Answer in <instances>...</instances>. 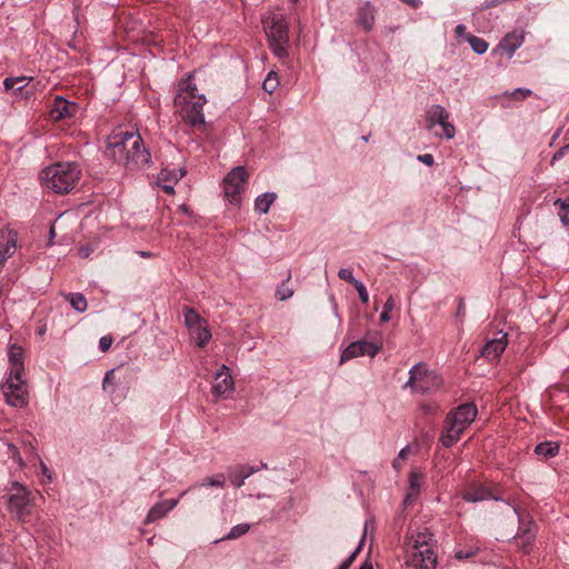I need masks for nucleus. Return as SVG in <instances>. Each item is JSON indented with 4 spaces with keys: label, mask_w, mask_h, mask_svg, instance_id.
<instances>
[{
    "label": "nucleus",
    "mask_w": 569,
    "mask_h": 569,
    "mask_svg": "<svg viewBox=\"0 0 569 569\" xmlns=\"http://www.w3.org/2000/svg\"><path fill=\"white\" fill-rule=\"evenodd\" d=\"M258 471L259 468H254L253 466L239 465L229 468L227 475L231 485L236 488H240L244 483L246 479Z\"/></svg>",
    "instance_id": "2eb2a0df"
},
{
    "label": "nucleus",
    "mask_w": 569,
    "mask_h": 569,
    "mask_svg": "<svg viewBox=\"0 0 569 569\" xmlns=\"http://www.w3.org/2000/svg\"><path fill=\"white\" fill-rule=\"evenodd\" d=\"M40 468L42 475L46 476L49 481H51V472L43 461L40 462Z\"/></svg>",
    "instance_id": "5fc2aeb1"
},
{
    "label": "nucleus",
    "mask_w": 569,
    "mask_h": 569,
    "mask_svg": "<svg viewBox=\"0 0 569 569\" xmlns=\"http://www.w3.org/2000/svg\"><path fill=\"white\" fill-rule=\"evenodd\" d=\"M234 389V381L228 366L222 365L214 376L212 393L218 398L227 399Z\"/></svg>",
    "instance_id": "f8f14e48"
},
{
    "label": "nucleus",
    "mask_w": 569,
    "mask_h": 569,
    "mask_svg": "<svg viewBox=\"0 0 569 569\" xmlns=\"http://www.w3.org/2000/svg\"><path fill=\"white\" fill-rule=\"evenodd\" d=\"M66 298L70 302L71 307L78 312H83L88 307L87 300L82 293H69Z\"/></svg>",
    "instance_id": "c85d7f7f"
},
{
    "label": "nucleus",
    "mask_w": 569,
    "mask_h": 569,
    "mask_svg": "<svg viewBox=\"0 0 569 569\" xmlns=\"http://www.w3.org/2000/svg\"><path fill=\"white\" fill-rule=\"evenodd\" d=\"M569 151V143L561 147L552 157L551 164H553L556 161H559L567 152Z\"/></svg>",
    "instance_id": "de8ad7c7"
},
{
    "label": "nucleus",
    "mask_w": 569,
    "mask_h": 569,
    "mask_svg": "<svg viewBox=\"0 0 569 569\" xmlns=\"http://www.w3.org/2000/svg\"><path fill=\"white\" fill-rule=\"evenodd\" d=\"M506 0H485L480 7H479V10L480 11H483V10H487V9H490V8H493V7H497L499 4H501L502 2H505Z\"/></svg>",
    "instance_id": "a18cd8bd"
},
{
    "label": "nucleus",
    "mask_w": 569,
    "mask_h": 569,
    "mask_svg": "<svg viewBox=\"0 0 569 569\" xmlns=\"http://www.w3.org/2000/svg\"><path fill=\"white\" fill-rule=\"evenodd\" d=\"M80 172L74 162H58L42 170V184L54 193H68L76 187Z\"/></svg>",
    "instance_id": "7ed1b4c3"
},
{
    "label": "nucleus",
    "mask_w": 569,
    "mask_h": 569,
    "mask_svg": "<svg viewBox=\"0 0 569 569\" xmlns=\"http://www.w3.org/2000/svg\"><path fill=\"white\" fill-rule=\"evenodd\" d=\"M418 160L426 166H432L435 161L433 156L431 153L419 154Z\"/></svg>",
    "instance_id": "09e8293b"
},
{
    "label": "nucleus",
    "mask_w": 569,
    "mask_h": 569,
    "mask_svg": "<svg viewBox=\"0 0 569 569\" xmlns=\"http://www.w3.org/2000/svg\"><path fill=\"white\" fill-rule=\"evenodd\" d=\"M428 391H429V388L423 382H419L417 385V388H416L417 393L423 395V393H427Z\"/></svg>",
    "instance_id": "13d9d810"
},
{
    "label": "nucleus",
    "mask_w": 569,
    "mask_h": 569,
    "mask_svg": "<svg viewBox=\"0 0 569 569\" xmlns=\"http://www.w3.org/2000/svg\"><path fill=\"white\" fill-rule=\"evenodd\" d=\"M34 506L31 492H16L8 497V509L22 525L31 523Z\"/></svg>",
    "instance_id": "9d476101"
},
{
    "label": "nucleus",
    "mask_w": 569,
    "mask_h": 569,
    "mask_svg": "<svg viewBox=\"0 0 569 569\" xmlns=\"http://www.w3.org/2000/svg\"><path fill=\"white\" fill-rule=\"evenodd\" d=\"M248 172L244 167L233 168L223 179L224 196L231 203L240 201V194L244 191Z\"/></svg>",
    "instance_id": "1a4fd4ad"
},
{
    "label": "nucleus",
    "mask_w": 569,
    "mask_h": 569,
    "mask_svg": "<svg viewBox=\"0 0 569 569\" xmlns=\"http://www.w3.org/2000/svg\"><path fill=\"white\" fill-rule=\"evenodd\" d=\"M250 529V526L248 523H239L234 527L231 528V530L229 531V533L223 538V539H228V540H231V539H238L240 537H242L243 535H246Z\"/></svg>",
    "instance_id": "72a5a7b5"
},
{
    "label": "nucleus",
    "mask_w": 569,
    "mask_h": 569,
    "mask_svg": "<svg viewBox=\"0 0 569 569\" xmlns=\"http://www.w3.org/2000/svg\"><path fill=\"white\" fill-rule=\"evenodd\" d=\"M365 535H366V531L363 532L362 538H365ZM362 542H363V539H361V541L359 542L357 548L353 550V552L347 559H345L337 569H349L351 563L355 561L357 555L359 553V551L362 547Z\"/></svg>",
    "instance_id": "c9c22d12"
},
{
    "label": "nucleus",
    "mask_w": 569,
    "mask_h": 569,
    "mask_svg": "<svg viewBox=\"0 0 569 569\" xmlns=\"http://www.w3.org/2000/svg\"><path fill=\"white\" fill-rule=\"evenodd\" d=\"M357 21L366 31H370L373 28L375 9L369 2H366L359 8Z\"/></svg>",
    "instance_id": "aec40b11"
},
{
    "label": "nucleus",
    "mask_w": 569,
    "mask_h": 569,
    "mask_svg": "<svg viewBox=\"0 0 569 569\" xmlns=\"http://www.w3.org/2000/svg\"><path fill=\"white\" fill-rule=\"evenodd\" d=\"M410 453V448L409 446H406L405 448H402L397 458L392 461V467L393 469H396L397 471H399L401 468H402V462L405 460H407L408 456Z\"/></svg>",
    "instance_id": "f704fd0d"
},
{
    "label": "nucleus",
    "mask_w": 569,
    "mask_h": 569,
    "mask_svg": "<svg viewBox=\"0 0 569 569\" xmlns=\"http://www.w3.org/2000/svg\"><path fill=\"white\" fill-rule=\"evenodd\" d=\"M107 152L128 170L144 169L151 154L138 132L119 131L108 137Z\"/></svg>",
    "instance_id": "f257e3e1"
},
{
    "label": "nucleus",
    "mask_w": 569,
    "mask_h": 569,
    "mask_svg": "<svg viewBox=\"0 0 569 569\" xmlns=\"http://www.w3.org/2000/svg\"><path fill=\"white\" fill-rule=\"evenodd\" d=\"M436 126L441 127V132H435L437 137L448 140L455 137L456 128L449 122V112L440 104H432L426 112V128L431 131Z\"/></svg>",
    "instance_id": "0eeeda50"
},
{
    "label": "nucleus",
    "mask_w": 569,
    "mask_h": 569,
    "mask_svg": "<svg viewBox=\"0 0 569 569\" xmlns=\"http://www.w3.org/2000/svg\"><path fill=\"white\" fill-rule=\"evenodd\" d=\"M184 325L196 341V345L203 348L211 339L212 335L207 321L192 308L183 309Z\"/></svg>",
    "instance_id": "423d86ee"
},
{
    "label": "nucleus",
    "mask_w": 569,
    "mask_h": 569,
    "mask_svg": "<svg viewBox=\"0 0 569 569\" xmlns=\"http://www.w3.org/2000/svg\"><path fill=\"white\" fill-rule=\"evenodd\" d=\"M535 452L543 458H552L559 452V445L552 441L540 442L536 446Z\"/></svg>",
    "instance_id": "a878e982"
},
{
    "label": "nucleus",
    "mask_w": 569,
    "mask_h": 569,
    "mask_svg": "<svg viewBox=\"0 0 569 569\" xmlns=\"http://www.w3.org/2000/svg\"><path fill=\"white\" fill-rule=\"evenodd\" d=\"M162 190L166 193H172L173 192V184L172 183H164L161 186Z\"/></svg>",
    "instance_id": "e2e57ef3"
},
{
    "label": "nucleus",
    "mask_w": 569,
    "mask_h": 569,
    "mask_svg": "<svg viewBox=\"0 0 569 569\" xmlns=\"http://www.w3.org/2000/svg\"><path fill=\"white\" fill-rule=\"evenodd\" d=\"M535 537L532 530V523L529 521L528 523L520 522L518 537L522 547L529 546Z\"/></svg>",
    "instance_id": "bb28decb"
},
{
    "label": "nucleus",
    "mask_w": 569,
    "mask_h": 569,
    "mask_svg": "<svg viewBox=\"0 0 569 569\" xmlns=\"http://www.w3.org/2000/svg\"><path fill=\"white\" fill-rule=\"evenodd\" d=\"M176 96H192V98L204 97L203 94L198 93L197 86L191 76H189L186 80L181 81L179 84V92Z\"/></svg>",
    "instance_id": "393cba45"
},
{
    "label": "nucleus",
    "mask_w": 569,
    "mask_h": 569,
    "mask_svg": "<svg viewBox=\"0 0 569 569\" xmlns=\"http://www.w3.org/2000/svg\"><path fill=\"white\" fill-rule=\"evenodd\" d=\"M112 341H113V339H112L111 336H103V337H101L100 340H99V348H100V350L102 352H107L110 349V347L112 345Z\"/></svg>",
    "instance_id": "c03bdc74"
},
{
    "label": "nucleus",
    "mask_w": 569,
    "mask_h": 569,
    "mask_svg": "<svg viewBox=\"0 0 569 569\" xmlns=\"http://www.w3.org/2000/svg\"><path fill=\"white\" fill-rule=\"evenodd\" d=\"M79 252L81 257L87 258L90 253V250L88 248L82 247L80 248Z\"/></svg>",
    "instance_id": "69168bd1"
},
{
    "label": "nucleus",
    "mask_w": 569,
    "mask_h": 569,
    "mask_svg": "<svg viewBox=\"0 0 569 569\" xmlns=\"http://www.w3.org/2000/svg\"><path fill=\"white\" fill-rule=\"evenodd\" d=\"M523 43V34L511 32L508 33L499 43V49L508 54V57H512L518 48Z\"/></svg>",
    "instance_id": "6ab92c4d"
},
{
    "label": "nucleus",
    "mask_w": 569,
    "mask_h": 569,
    "mask_svg": "<svg viewBox=\"0 0 569 569\" xmlns=\"http://www.w3.org/2000/svg\"><path fill=\"white\" fill-rule=\"evenodd\" d=\"M431 533L428 530L407 536L409 553L406 565L408 569H436L437 555L430 546Z\"/></svg>",
    "instance_id": "f03ea898"
},
{
    "label": "nucleus",
    "mask_w": 569,
    "mask_h": 569,
    "mask_svg": "<svg viewBox=\"0 0 569 569\" xmlns=\"http://www.w3.org/2000/svg\"><path fill=\"white\" fill-rule=\"evenodd\" d=\"M402 1L408 3L413 9H417L422 4L421 0H402Z\"/></svg>",
    "instance_id": "bf43d9fd"
},
{
    "label": "nucleus",
    "mask_w": 569,
    "mask_h": 569,
    "mask_svg": "<svg viewBox=\"0 0 569 569\" xmlns=\"http://www.w3.org/2000/svg\"><path fill=\"white\" fill-rule=\"evenodd\" d=\"M380 347L375 343V342H371V341H365V340H359V341H355V342H351L341 353V357H340V362H346L350 359H353V358H357V357H360V356H369V357H375L378 351H379Z\"/></svg>",
    "instance_id": "ddd939ff"
},
{
    "label": "nucleus",
    "mask_w": 569,
    "mask_h": 569,
    "mask_svg": "<svg viewBox=\"0 0 569 569\" xmlns=\"http://www.w3.org/2000/svg\"><path fill=\"white\" fill-rule=\"evenodd\" d=\"M412 368H417L416 369V376H417V382H422L423 379L427 377L428 375V370H427V367L423 362H418L417 365H415Z\"/></svg>",
    "instance_id": "a19ab883"
},
{
    "label": "nucleus",
    "mask_w": 569,
    "mask_h": 569,
    "mask_svg": "<svg viewBox=\"0 0 569 569\" xmlns=\"http://www.w3.org/2000/svg\"><path fill=\"white\" fill-rule=\"evenodd\" d=\"M553 204L559 207V212H569V197L566 199H557L555 200Z\"/></svg>",
    "instance_id": "49530a36"
},
{
    "label": "nucleus",
    "mask_w": 569,
    "mask_h": 569,
    "mask_svg": "<svg viewBox=\"0 0 569 569\" xmlns=\"http://www.w3.org/2000/svg\"><path fill=\"white\" fill-rule=\"evenodd\" d=\"M359 569H373V567L371 563L365 562Z\"/></svg>",
    "instance_id": "774afa93"
},
{
    "label": "nucleus",
    "mask_w": 569,
    "mask_h": 569,
    "mask_svg": "<svg viewBox=\"0 0 569 569\" xmlns=\"http://www.w3.org/2000/svg\"><path fill=\"white\" fill-rule=\"evenodd\" d=\"M391 319L390 312L383 310L380 315V321L381 322H388Z\"/></svg>",
    "instance_id": "052dcab7"
},
{
    "label": "nucleus",
    "mask_w": 569,
    "mask_h": 569,
    "mask_svg": "<svg viewBox=\"0 0 569 569\" xmlns=\"http://www.w3.org/2000/svg\"><path fill=\"white\" fill-rule=\"evenodd\" d=\"M254 468H259V471L262 470V469H267L268 468V465L263 461L260 462L259 466H253Z\"/></svg>",
    "instance_id": "338daca9"
},
{
    "label": "nucleus",
    "mask_w": 569,
    "mask_h": 569,
    "mask_svg": "<svg viewBox=\"0 0 569 569\" xmlns=\"http://www.w3.org/2000/svg\"><path fill=\"white\" fill-rule=\"evenodd\" d=\"M186 97L187 98H183V96L174 97V104L180 108L181 118L190 127H204L206 122L202 108L207 102L206 97Z\"/></svg>",
    "instance_id": "39448f33"
},
{
    "label": "nucleus",
    "mask_w": 569,
    "mask_h": 569,
    "mask_svg": "<svg viewBox=\"0 0 569 569\" xmlns=\"http://www.w3.org/2000/svg\"><path fill=\"white\" fill-rule=\"evenodd\" d=\"M54 237H56L54 226L51 224L50 230H49V237H48V246H52L54 243L53 242Z\"/></svg>",
    "instance_id": "4d7b16f0"
},
{
    "label": "nucleus",
    "mask_w": 569,
    "mask_h": 569,
    "mask_svg": "<svg viewBox=\"0 0 569 569\" xmlns=\"http://www.w3.org/2000/svg\"><path fill=\"white\" fill-rule=\"evenodd\" d=\"M279 86L278 74L276 72H269L266 77L262 88L266 92L272 93Z\"/></svg>",
    "instance_id": "473e14b6"
},
{
    "label": "nucleus",
    "mask_w": 569,
    "mask_h": 569,
    "mask_svg": "<svg viewBox=\"0 0 569 569\" xmlns=\"http://www.w3.org/2000/svg\"><path fill=\"white\" fill-rule=\"evenodd\" d=\"M393 308H395V300H393V298L390 296V297L387 299V301H386V303H385V306H383V310L391 312Z\"/></svg>",
    "instance_id": "864d4df0"
},
{
    "label": "nucleus",
    "mask_w": 569,
    "mask_h": 569,
    "mask_svg": "<svg viewBox=\"0 0 569 569\" xmlns=\"http://www.w3.org/2000/svg\"><path fill=\"white\" fill-rule=\"evenodd\" d=\"M488 499L498 500L499 498L495 497L489 489L483 487L469 490L463 495V500L468 502H479Z\"/></svg>",
    "instance_id": "412c9836"
},
{
    "label": "nucleus",
    "mask_w": 569,
    "mask_h": 569,
    "mask_svg": "<svg viewBox=\"0 0 569 569\" xmlns=\"http://www.w3.org/2000/svg\"><path fill=\"white\" fill-rule=\"evenodd\" d=\"M466 38L475 53L483 54L488 50L489 44L482 38L473 34H468Z\"/></svg>",
    "instance_id": "cd10ccee"
},
{
    "label": "nucleus",
    "mask_w": 569,
    "mask_h": 569,
    "mask_svg": "<svg viewBox=\"0 0 569 569\" xmlns=\"http://www.w3.org/2000/svg\"><path fill=\"white\" fill-rule=\"evenodd\" d=\"M421 488V476L411 472L409 476V491L405 497L403 503L409 505L419 495Z\"/></svg>",
    "instance_id": "5701e85b"
},
{
    "label": "nucleus",
    "mask_w": 569,
    "mask_h": 569,
    "mask_svg": "<svg viewBox=\"0 0 569 569\" xmlns=\"http://www.w3.org/2000/svg\"><path fill=\"white\" fill-rule=\"evenodd\" d=\"M269 44L276 57L280 59L288 57V43L269 42Z\"/></svg>",
    "instance_id": "e433bc0d"
},
{
    "label": "nucleus",
    "mask_w": 569,
    "mask_h": 569,
    "mask_svg": "<svg viewBox=\"0 0 569 569\" xmlns=\"http://www.w3.org/2000/svg\"><path fill=\"white\" fill-rule=\"evenodd\" d=\"M530 89L517 88L511 92V97L516 100H522L531 94Z\"/></svg>",
    "instance_id": "37998d69"
},
{
    "label": "nucleus",
    "mask_w": 569,
    "mask_h": 569,
    "mask_svg": "<svg viewBox=\"0 0 569 569\" xmlns=\"http://www.w3.org/2000/svg\"><path fill=\"white\" fill-rule=\"evenodd\" d=\"M277 196L273 192H266L258 196L254 200V209L260 214H266L271 204L274 202Z\"/></svg>",
    "instance_id": "b1692460"
},
{
    "label": "nucleus",
    "mask_w": 569,
    "mask_h": 569,
    "mask_svg": "<svg viewBox=\"0 0 569 569\" xmlns=\"http://www.w3.org/2000/svg\"><path fill=\"white\" fill-rule=\"evenodd\" d=\"M477 413V407L471 402L462 403L455 411L450 412L445 421V431L440 437L441 443L446 448L453 446L475 420Z\"/></svg>",
    "instance_id": "20e7f679"
},
{
    "label": "nucleus",
    "mask_w": 569,
    "mask_h": 569,
    "mask_svg": "<svg viewBox=\"0 0 569 569\" xmlns=\"http://www.w3.org/2000/svg\"><path fill=\"white\" fill-rule=\"evenodd\" d=\"M113 375V370H109L106 376H104V379H103V387L106 388V385L111 381V376Z\"/></svg>",
    "instance_id": "0e129e2a"
},
{
    "label": "nucleus",
    "mask_w": 569,
    "mask_h": 569,
    "mask_svg": "<svg viewBox=\"0 0 569 569\" xmlns=\"http://www.w3.org/2000/svg\"><path fill=\"white\" fill-rule=\"evenodd\" d=\"M420 408L426 415H431L435 412V407L429 403H422Z\"/></svg>",
    "instance_id": "6e6d98bb"
},
{
    "label": "nucleus",
    "mask_w": 569,
    "mask_h": 569,
    "mask_svg": "<svg viewBox=\"0 0 569 569\" xmlns=\"http://www.w3.org/2000/svg\"><path fill=\"white\" fill-rule=\"evenodd\" d=\"M2 391L9 406L23 408L28 405V390L22 375H9Z\"/></svg>",
    "instance_id": "6e6552de"
},
{
    "label": "nucleus",
    "mask_w": 569,
    "mask_h": 569,
    "mask_svg": "<svg viewBox=\"0 0 569 569\" xmlns=\"http://www.w3.org/2000/svg\"><path fill=\"white\" fill-rule=\"evenodd\" d=\"M290 277L289 274L277 288L276 296L280 301L288 300L293 296V289L289 286Z\"/></svg>",
    "instance_id": "c756f323"
},
{
    "label": "nucleus",
    "mask_w": 569,
    "mask_h": 569,
    "mask_svg": "<svg viewBox=\"0 0 569 569\" xmlns=\"http://www.w3.org/2000/svg\"><path fill=\"white\" fill-rule=\"evenodd\" d=\"M355 289L357 290L358 295H359V299L362 303H368L369 302V295H368V291L366 289V286L359 281L358 283H355Z\"/></svg>",
    "instance_id": "ea45409f"
},
{
    "label": "nucleus",
    "mask_w": 569,
    "mask_h": 569,
    "mask_svg": "<svg viewBox=\"0 0 569 569\" xmlns=\"http://www.w3.org/2000/svg\"><path fill=\"white\" fill-rule=\"evenodd\" d=\"M8 447V452L10 455V457L20 466V467H23L24 466V462H23V459L22 457L20 456V452L17 448L16 445L13 443H8L7 445Z\"/></svg>",
    "instance_id": "58836bf2"
},
{
    "label": "nucleus",
    "mask_w": 569,
    "mask_h": 569,
    "mask_svg": "<svg viewBox=\"0 0 569 569\" xmlns=\"http://www.w3.org/2000/svg\"><path fill=\"white\" fill-rule=\"evenodd\" d=\"M178 499H170V500H163L161 502L156 503L151 509L149 510L144 525L152 523L161 518H163L169 511H171L177 505Z\"/></svg>",
    "instance_id": "f3484780"
},
{
    "label": "nucleus",
    "mask_w": 569,
    "mask_h": 569,
    "mask_svg": "<svg viewBox=\"0 0 569 569\" xmlns=\"http://www.w3.org/2000/svg\"><path fill=\"white\" fill-rule=\"evenodd\" d=\"M455 34H456V38L460 39V38H463L467 36V28L465 24H458L456 28H455Z\"/></svg>",
    "instance_id": "3c124183"
},
{
    "label": "nucleus",
    "mask_w": 569,
    "mask_h": 569,
    "mask_svg": "<svg viewBox=\"0 0 569 569\" xmlns=\"http://www.w3.org/2000/svg\"><path fill=\"white\" fill-rule=\"evenodd\" d=\"M416 369L417 368H411L409 370V379L408 381L405 383V388H410L412 392H416V388H417V376H416Z\"/></svg>",
    "instance_id": "79ce46f5"
},
{
    "label": "nucleus",
    "mask_w": 569,
    "mask_h": 569,
    "mask_svg": "<svg viewBox=\"0 0 569 569\" xmlns=\"http://www.w3.org/2000/svg\"><path fill=\"white\" fill-rule=\"evenodd\" d=\"M76 103L69 102L61 97H57L50 110V117L56 120L71 118L76 111Z\"/></svg>",
    "instance_id": "dca6fc26"
},
{
    "label": "nucleus",
    "mask_w": 569,
    "mask_h": 569,
    "mask_svg": "<svg viewBox=\"0 0 569 569\" xmlns=\"http://www.w3.org/2000/svg\"><path fill=\"white\" fill-rule=\"evenodd\" d=\"M29 79L27 77H9L4 79L3 86L7 91H12L13 94L23 96V89L28 86Z\"/></svg>",
    "instance_id": "4be33fe9"
},
{
    "label": "nucleus",
    "mask_w": 569,
    "mask_h": 569,
    "mask_svg": "<svg viewBox=\"0 0 569 569\" xmlns=\"http://www.w3.org/2000/svg\"><path fill=\"white\" fill-rule=\"evenodd\" d=\"M10 371L9 375H23V350L17 345L9 347L8 351Z\"/></svg>",
    "instance_id": "a211bd4d"
},
{
    "label": "nucleus",
    "mask_w": 569,
    "mask_h": 569,
    "mask_svg": "<svg viewBox=\"0 0 569 569\" xmlns=\"http://www.w3.org/2000/svg\"><path fill=\"white\" fill-rule=\"evenodd\" d=\"M476 552L475 551H463L459 550L455 553V557L459 560H465L471 558Z\"/></svg>",
    "instance_id": "8fccbe9b"
},
{
    "label": "nucleus",
    "mask_w": 569,
    "mask_h": 569,
    "mask_svg": "<svg viewBox=\"0 0 569 569\" xmlns=\"http://www.w3.org/2000/svg\"><path fill=\"white\" fill-rule=\"evenodd\" d=\"M186 171L183 169L179 170V174L176 171H169L167 169L161 170L159 174V181H168L176 183L179 181L180 178L184 176Z\"/></svg>",
    "instance_id": "2f4dec72"
},
{
    "label": "nucleus",
    "mask_w": 569,
    "mask_h": 569,
    "mask_svg": "<svg viewBox=\"0 0 569 569\" xmlns=\"http://www.w3.org/2000/svg\"><path fill=\"white\" fill-rule=\"evenodd\" d=\"M568 213H565V212H559V217H560V221L563 226L568 227L569 226V219H568Z\"/></svg>",
    "instance_id": "680f3d73"
},
{
    "label": "nucleus",
    "mask_w": 569,
    "mask_h": 569,
    "mask_svg": "<svg viewBox=\"0 0 569 569\" xmlns=\"http://www.w3.org/2000/svg\"><path fill=\"white\" fill-rule=\"evenodd\" d=\"M338 277L341 279V280H345L347 282H349L350 284L355 286V283H358L359 280H357L353 274H352V270L349 269V268H341L339 271H338Z\"/></svg>",
    "instance_id": "4c0bfd02"
},
{
    "label": "nucleus",
    "mask_w": 569,
    "mask_h": 569,
    "mask_svg": "<svg viewBox=\"0 0 569 569\" xmlns=\"http://www.w3.org/2000/svg\"><path fill=\"white\" fill-rule=\"evenodd\" d=\"M224 485H226V477H224V475L217 473V475H214L212 477L203 479L198 486L199 487L212 486V487L223 488Z\"/></svg>",
    "instance_id": "7c9ffc66"
},
{
    "label": "nucleus",
    "mask_w": 569,
    "mask_h": 569,
    "mask_svg": "<svg viewBox=\"0 0 569 569\" xmlns=\"http://www.w3.org/2000/svg\"><path fill=\"white\" fill-rule=\"evenodd\" d=\"M269 42L289 43L288 22L282 13H272L263 20Z\"/></svg>",
    "instance_id": "9b49d317"
},
{
    "label": "nucleus",
    "mask_w": 569,
    "mask_h": 569,
    "mask_svg": "<svg viewBox=\"0 0 569 569\" xmlns=\"http://www.w3.org/2000/svg\"><path fill=\"white\" fill-rule=\"evenodd\" d=\"M11 488L17 492H30L21 482L13 481Z\"/></svg>",
    "instance_id": "603ef678"
},
{
    "label": "nucleus",
    "mask_w": 569,
    "mask_h": 569,
    "mask_svg": "<svg viewBox=\"0 0 569 569\" xmlns=\"http://www.w3.org/2000/svg\"><path fill=\"white\" fill-rule=\"evenodd\" d=\"M508 345L507 333L498 331L496 337L488 340L480 350V356L488 361H496L500 358Z\"/></svg>",
    "instance_id": "4468645a"
}]
</instances>
